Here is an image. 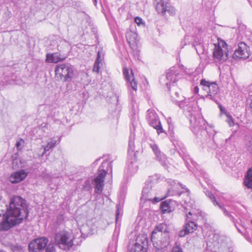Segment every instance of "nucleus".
Masks as SVG:
<instances>
[{
  "label": "nucleus",
  "instance_id": "3",
  "mask_svg": "<svg viewBox=\"0 0 252 252\" xmlns=\"http://www.w3.org/2000/svg\"><path fill=\"white\" fill-rule=\"evenodd\" d=\"M110 170L111 173L112 171V163L108 161H104L101 164V166L98 170V175L94 179L95 192L97 194L100 193L103 190L104 187V178L107 173Z\"/></svg>",
  "mask_w": 252,
  "mask_h": 252
},
{
  "label": "nucleus",
  "instance_id": "36",
  "mask_svg": "<svg viewBox=\"0 0 252 252\" xmlns=\"http://www.w3.org/2000/svg\"><path fill=\"white\" fill-rule=\"evenodd\" d=\"M172 252H183L182 249L177 245H176L172 249Z\"/></svg>",
  "mask_w": 252,
  "mask_h": 252
},
{
  "label": "nucleus",
  "instance_id": "21",
  "mask_svg": "<svg viewBox=\"0 0 252 252\" xmlns=\"http://www.w3.org/2000/svg\"><path fill=\"white\" fill-rule=\"evenodd\" d=\"M126 36L127 41L131 47H134L137 45L138 40L137 39V34L136 32L131 31H127Z\"/></svg>",
  "mask_w": 252,
  "mask_h": 252
},
{
  "label": "nucleus",
  "instance_id": "11",
  "mask_svg": "<svg viewBox=\"0 0 252 252\" xmlns=\"http://www.w3.org/2000/svg\"><path fill=\"white\" fill-rule=\"evenodd\" d=\"M157 1L156 10L157 12L162 15H164L166 12L171 15L175 14V8L170 5L168 0H155Z\"/></svg>",
  "mask_w": 252,
  "mask_h": 252
},
{
  "label": "nucleus",
  "instance_id": "44",
  "mask_svg": "<svg viewBox=\"0 0 252 252\" xmlns=\"http://www.w3.org/2000/svg\"><path fill=\"white\" fill-rule=\"evenodd\" d=\"M167 122L168 123V124L169 125V126L170 125V124L171 123V119L170 118H169L168 120H167Z\"/></svg>",
  "mask_w": 252,
  "mask_h": 252
},
{
  "label": "nucleus",
  "instance_id": "51",
  "mask_svg": "<svg viewBox=\"0 0 252 252\" xmlns=\"http://www.w3.org/2000/svg\"><path fill=\"white\" fill-rule=\"evenodd\" d=\"M244 229H245V231H246L247 229L246 228L244 227Z\"/></svg>",
  "mask_w": 252,
  "mask_h": 252
},
{
  "label": "nucleus",
  "instance_id": "16",
  "mask_svg": "<svg viewBox=\"0 0 252 252\" xmlns=\"http://www.w3.org/2000/svg\"><path fill=\"white\" fill-rule=\"evenodd\" d=\"M123 74L127 82L128 87L129 88L130 87L133 91L136 92L137 89V82L134 78L132 71L131 70L130 74H129L128 70L126 68H124Z\"/></svg>",
  "mask_w": 252,
  "mask_h": 252
},
{
  "label": "nucleus",
  "instance_id": "1",
  "mask_svg": "<svg viewBox=\"0 0 252 252\" xmlns=\"http://www.w3.org/2000/svg\"><path fill=\"white\" fill-rule=\"evenodd\" d=\"M6 210L4 213L0 207V217L2 215L3 216V220L0 223V231H7L21 223L28 216L26 201L20 196L12 197L9 206L6 205Z\"/></svg>",
  "mask_w": 252,
  "mask_h": 252
},
{
  "label": "nucleus",
  "instance_id": "47",
  "mask_svg": "<svg viewBox=\"0 0 252 252\" xmlns=\"http://www.w3.org/2000/svg\"><path fill=\"white\" fill-rule=\"evenodd\" d=\"M220 111H222L223 109H222V107L221 106H220Z\"/></svg>",
  "mask_w": 252,
  "mask_h": 252
},
{
  "label": "nucleus",
  "instance_id": "29",
  "mask_svg": "<svg viewBox=\"0 0 252 252\" xmlns=\"http://www.w3.org/2000/svg\"><path fill=\"white\" fill-rule=\"evenodd\" d=\"M205 194L208 197L210 198V199L212 201L214 205H217L220 208H221V205H220V203L217 201L215 197L210 191L208 190L206 191L205 192Z\"/></svg>",
  "mask_w": 252,
  "mask_h": 252
},
{
  "label": "nucleus",
  "instance_id": "46",
  "mask_svg": "<svg viewBox=\"0 0 252 252\" xmlns=\"http://www.w3.org/2000/svg\"><path fill=\"white\" fill-rule=\"evenodd\" d=\"M201 174H202V175H203V176H205V173L204 171H202V172H201Z\"/></svg>",
  "mask_w": 252,
  "mask_h": 252
},
{
  "label": "nucleus",
  "instance_id": "38",
  "mask_svg": "<svg viewBox=\"0 0 252 252\" xmlns=\"http://www.w3.org/2000/svg\"><path fill=\"white\" fill-rule=\"evenodd\" d=\"M248 104L249 105L251 110L252 112V95L250 96L247 100Z\"/></svg>",
  "mask_w": 252,
  "mask_h": 252
},
{
  "label": "nucleus",
  "instance_id": "14",
  "mask_svg": "<svg viewBox=\"0 0 252 252\" xmlns=\"http://www.w3.org/2000/svg\"><path fill=\"white\" fill-rule=\"evenodd\" d=\"M250 48L245 43L242 42L235 50L232 57L234 59H246L250 56Z\"/></svg>",
  "mask_w": 252,
  "mask_h": 252
},
{
  "label": "nucleus",
  "instance_id": "17",
  "mask_svg": "<svg viewBox=\"0 0 252 252\" xmlns=\"http://www.w3.org/2000/svg\"><path fill=\"white\" fill-rule=\"evenodd\" d=\"M197 228V225L192 220H187V223L183 230L179 232L180 237H184L185 235L193 232Z\"/></svg>",
  "mask_w": 252,
  "mask_h": 252
},
{
  "label": "nucleus",
  "instance_id": "7",
  "mask_svg": "<svg viewBox=\"0 0 252 252\" xmlns=\"http://www.w3.org/2000/svg\"><path fill=\"white\" fill-rule=\"evenodd\" d=\"M55 241L63 250L69 249L73 245L72 240H69L68 233L66 231H61L56 234Z\"/></svg>",
  "mask_w": 252,
  "mask_h": 252
},
{
  "label": "nucleus",
  "instance_id": "41",
  "mask_svg": "<svg viewBox=\"0 0 252 252\" xmlns=\"http://www.w3.org/2000/svg\"><path fill=\"white\" fill-rule=\"evenodd\" d=\"M202 48L201 45L200 44H199L197 45V47H196L195 50L198 54H199L200 52H201L202 51L201 50V48Z\"/></svg>",
  "mask_w": 252,
  "mask_h": 252
},
{
  "label": "nucleus",
  "instance_id": "6",
  "mask_svg": "<svg viewBox=\"0 0 252 252\" xmlns=\"http://www.w3.org/2000/svg\"><path fill=\"white\" fill-rule=\"evenodd\" d=\"M229 50L226 42L222 40H219L218 45H215L213 52V56L217 61L224 62L228 58Z\"/></svg>",
  "mask_w": 252,
  "mask_h": 252
},
{
  "label": "nucleus",
  "instance_id": "13",
  "mask_svg": "<svg viewBox=\"0 0 252 252\" xmlns=\"http://www.w3.org/2000/svg\"><path fill=\"white\" fill-rule=\"evenodd\" d=\"M171 97L173 101L177 103L179 107L183 108L185 111L190 112V107L192 109V107L195 104V102L194 100H190L189 99L188 100H183L180 99L179 94L178 92H175L173 94L171 95Z\"/></svg>",
  "mask_w": 252,
  "mask_h": 252
},
{
  "label": "nucleus",
  "instance_id": "20",
  "mask_svg": "<svg viewBox=\"0 0 252 252\" xmlns=\"http://www.w3.org/2000/svg\"><path fill=\"white\" fill-rule=\"evenodd\" d=\"M150 147L154 152L157 159L160 162L161 164L163 166H166V159L165 155L161 153L159 150L158 146L155 144H151Z\"/></svg>",
  "mask_w": 252,
  "mask_h": 252
},
{
  "label": "nucleus",
  "instance_id": "33",
  "mask_svg": "<svg viewBox=\"0 0 252 252\" xmlns=\"http://www.w3.org/2000/svg\"><path fill=\"white\" fill-rule=\"evenodd\" d=\"M220 208L221 209V210H222L225 216H226L228 217H229L231 219V220H233L234 218L230 215V214L228 212V211L227 210H226L222 206H221V208Z\"/></svg>",
  "mask_w": 252,
  "mask_h": 252
},
{
  "label": "nucleus",
  "instance_id": "5",
  "mask_svg": "<svg viewBox=\"0 0 252 252\" xmlns=\"http://www.w3.org/2000/svg\"><path fill=\"white\" fill-rule=\"evenodd\" d=\"M156 195V190L152 185V181H147L143 189L141 199L143 201H151L153 203H158L165 197H158Z\"/></svg>",
  "mask_w": 252,
  "mask_h": 252
},
{
  "label": "nucleus",
  "instance_id": "18",
  "mask_svg": "<svg viewBox=\"0 0 252 252\" xmlns=\"http://www.w3.org/2000/svg\"><path fill=\"white\" fill-rule=\"evenodd\" d=\"M28 173L21 169L12 174L9 177V181L12 184H16L23 181L27 176Z\"/></svg>",
  "mask_w": 252,
  "mask_h": 252
},
{
  "label": "nucleus",
  "instance_id": "22",
  "mask_svg": "<svg viewBox=\"0 0 252 252\" xmlns=\"http://www.w3.org/2000/svg\"><path fill=\"white\" fill-rule=\"evenodd\" d=\"M65 60V58H61L60 55L58 53L53 54H47L46 55V61L50 63H58L60 62L63 61Z\"/></svg>",
  "mask_w": 252,
  "mask_h": 252
},
{
  "label": "nucleus",
  "instance_id": "9",
  "mask_svg": "<svg viewBox=\"0 0 252 252\" xmlns=\"http://www.w3.org/2000/svg\"><path fill=\"white\" fill-rule=\"evenodd\" d=\"M194 106L192 109L190 107V111L189 112L190 113V123L191 127L194 128V130H203L205 128V121L201 117L200 115L195 116L193 114Z\"/></svg>",
  "mask_w": 252,
  "mask_h": 252
},
{
  "label": "nucleus",
  "instance_id": "26",
  "mask_svg": "<svg viewBox=\"0 0 252 252\" xmlns=\"http://www.w3.org/2000/svg\"><path fill=\"white\" fill-rule=\"evenodd\" d=\"M244 184L247 188L252 189V168H250L248 170Z\"/></svg>",
  "mask_w": 252,
  "mask_h": 252
},
{
  "label": "nucleus",
  "instance_id": "48",
  "mask_svg": "<svg viewBox=\"0 0 252 252\" xmlns=\"http://www.w3.org/2000/svg\"><path fill=\"white\" fill-rule=\"evenodd\" d=\"M0 252H5L4 251L0 249Z\"/></svg>",
  "mask_w": 252,
  "mask_h": 252
},
{
  "label": "nucleus",
  "instance_id": "12",
  "mask_svg": "<svg viewBox=\"0 0 252 252\" xmlns=\"http://www.w3.org/2000/svg\"><path fill=\"white\" fill-rule=\"evenodd\" d=\"M48 240L45 237H40L31 241L29 244V250L31 252H41L45 249Z\"/></svg>",
  "mask_w": 252,
  "mask_h": 252
},
{
  "label": "nucleus",
  "instance_id": "27",
  "mask_svg": "<svg viewBox=\"0 0 252 252\" xmlns=\"http://www.w3.org/2000/svg\"><path fill=\"white\" fill-rule=\"evenodd\" d=\"M134 135L130 134L129 137L128 146V153L129 154L134 151Z\"/></svg>",
  "mask_w": 252,
  "mask_h": 252
},
{
  "label": "nucleus",
  "instance_id": "8",
  "mask_svg": "<svg viewBox=\"0 0 252 252\" xmlns=\"http://www.w3.org/2000/svg\"><path fill=\"white\" fill-rule=\"evenodd\" d=\"M200 85L203 87V89L205 91H208V94L206 97L215 100V95L219 92L218 84L215 82H210L203 79L201 80Z\"/></svg>",
  "mask_w": 252,
  "mask_h": 252
},
{
  "label": "nucleus",
  "instance_id": "19",
  "mask_svg": "<svg viewBox=\"0 0 252 252\" xmlns=\"http://www.w3.org/2000/svg\"><path fill=\"white\" fill-rule=\"evenodd\" d=\"M179 74L175 67H172L166 72V79L167 81L165 83L166 85L169 88L171 83H175L177 80V77Z\"/></svg>",
  "mask_w": 252,
  "mask_h": 252
},
{
  "label": "nucleus",
  "instance_id": "39",
  "mask_svg": "<svg viewBox=\"0 0 252 252\" xmlns=\"http://www.w3.org/2000/svg\"><path fill=\"white\" fill-rule=\"evenodd\" d=\"M135 22L138 25H140V24L142 23V19L138 17H137L135 18Z\"/></svg>",
  "mask_w": 252,
  "mask_h": 252
},
{
  "label": "nucleus",
  "instance_id": "37",
  "mask_svg": "<svg viewBox=\"0 0 252 252\" xmlns=\"http://www.w3.org/2000/svg\"><path fill=\"white\" fill-rule=\"evenodd\" d=\"M168 196H173L178 194L177 191H175L173 190V189H170L168 190L167 192Z\"/></svg>",
  "mask_w": 252,
  "mask_h": 252
},
{
  "label": "nucleus",
  "instance_id": "24",
  "mask_svg": "<svg viewBox=\"0 0 252 252\" xmlns=\"http://www.w3.org/2000/svg\"><path fill=\"white\" fill-rule=\"evenodd\" d=\"M56 140L54 138H51L49 141L47 142V144L45 146L42 145L41 149L43 148V152L39 156L42 157L44 154L51 149L54 148L56 144Z\"/></svg>",
  "mask_w": 252,
  "mask_h": 252
},
{
  "label": "nucleus",
  "instance_id": "49",
  "mask_svg": "<svg viewBox=\"0 0 252 252\" xmlns=\"http://www.w3.org/2000/svg\"><path fill=\"white\" fill-rule=\"evenodd\" d=\"M136 55L138 57L139 56L138 53L136 52Z\"/></svg>",
  "mask_w": 252,
  "mask_h": 252
},
{
  "label": "nucleus",
  "instance_id": "50",
  "mask_svg": "<svg viewBox=\"0 0 252 252\" xmlns=\"http://www.w3.org/2000/svg\"><path fill=\"white\" fill-rule=\"evenodd\" d=\"M118 215H119V214H118V213H117V216H118ZM117 219H118V217H116V220H117Z\"/></svg>",
  "mask_w": 252,
  "mask_h": 252
},
{
  "label": "nucleus",
  "instance_id": "4",
  "mask_svg": "<svg viewBox=\"0 0 252 252\" xmlns=\"http://www.w3.org/2000/svg\"><path fill=\"white\" fill-rule=\"evenodd\" d=\"M55 72L56 77L63 82L70 81L74 75L73 66L64 63L57 65Z\"/></svg>",
  "mask_w": 252,
  "mask_h": 252
},
{
  "label": "nucleus",
  "instance_id": "10",
  "mask_svg": "<svg viewBox=\"0 0 252 252\" xmlns=\"http://www.w3.org/2000/svg\"><path fill=\"white\" fill-rule=\"evenodd\" d=\"M147 119L150 126L157 130L158 134L164 131L158 117L154 110L149 109L147 111Z\"/></svg>",
  "mask_w": 252,
  "mask_h": 252
},
{
  "label": "nucleus",
  "instance_id": "28",
  "mask_svg": "<svg viewBox=\"0 0 252 252\" xmlns=\"http://www.w3.org/2000/svg\"><path fill=\"white\" fill-rule=\"evenodd\" d=\"M12 166L15 168H22L24 167V163L20 158H16L13 160Z\"/></svg>",
  "mask_w": 252,
  "mask_h": 252
},
{
  "label": "nucleus",
  "instance_id": "25",
  "mask_svg": "<svg viewBox=\"0 0 252 252\" xmlns=\"http://www.w3.org/2000/svg\"><path fill=\"white\" fill-rule=\"evenodd\" d=\"M198 216H201V212L199 210L195 211L192 210L187 214V220L194 221L198 219Z\"/></svg>",
  "mask_w": 252,
  "mask_h": 252
},
{
  "label": "nucleus",
  "instance_id": "32",
  "mask_svg": "<svg viewBox=\"0 0 252 252\" xmlns=\"http://www.w3.org/2000/svg\"><path fill=\"white\" fill-rule=\"evenodd\" d=\"M101 62L95 61L94 63L93 71L96 73H98L99 71L100 65L99 64Z\"/></svg>",
  "mask_w": 252,
  "mask_h": 252
},
{
  "label": "nucleus",
  "instance_id": "35",
  "mask_svg": "<svg viewBox=\"0 0 252 252\" xmlns=\"http://www.w3.org/2000/svg\"><path fill=\"white\" fill-rule=\"evenodd\" d=\"M226 116L227 117V119L226 121L228 123V125H229L230 126H233L234 125V121H233L232 118L228 114H227Z\"/></svg>",
  "mask_w": 252,
  "mask_h": 252
},
{
  "label": "nucleus",
  "instance_id": "15",
  "mask_svg": "<svg viewBox=\"0 0 252 252\" xmlns=\"http://www.w3.org/2000/svg\"><path fill=\"white\" fill-rule=\"evenodd\" d=\"M148 240L145 236L137 238L136 242L129 249V252H147Z\"/></svg>",
  "mask_w": 252,
  "mask_h": 252
},
{
  "label": "nucleus",
  "instance_id": "2",
  "mask_svg": "<svg viewBox=\"0 0 252 252\" xmlns=\"http://www.w3.org/2000/svg\"><path fill=\"white\" fill-rule=\"evenodd\" d=\"M153 245L158 249L166 248L169 244L168 228L165 223L157 225L151 235Z\"/></svg>",
  "mask_w": 252,
  "mask_h": 252
},
{
  "label": "nucleus",
  "instance_id": "42",
  "mask_svg": "<svg viewBox=\"0 0 252 252\" xmlns=\"http://www.w3.org/2000/svg\"><path fill=\"white\" fill-rule=\"evenodd\" d=\"M199 92V88L197 86H196L194 88V92L195 94H197Z\"/></svg>",
  "mask_w": 252,
  "mask_h": 252
},
{
  "label": "nucleus",
  "instance_id": "23",
  "mask_svg": "<svg viewBox=\"0 0 252 252\" xmlns=\"http://www.w3.org/2000/svg\"><path fill=\"white\" fill-rule=\"evenodd\" d=\"M172 203L173 201L171 200H167L161 202L160 204V208L163 213L171 212L172 211Z\"/></svg>",
  "mask_w": 252,
  "mask_h": 252
},
{
  "label": "nucleus",
  "instance_id": "45",
  "mask_svg": "<svg viewBox=\"0 0 252 252\" xmlns=\"http://www.w3.org/2000/svg\"><path fill=\"white\" fill-rule=\"evenodd\" d=\"M94 3V5H96L97 3V0H93Z\"/></svg>",
  "mask_w": 252,
  "mask_h": 252
},
{
  "label": "nucleus",
  "instance_id": "43",
  "mask_svg": "<svg viewBox=\"0 0 252 252\" xmlns=\"http://www.w3.org/2000/svg\"><path fill=\"white\" fill-rule=\"evenodd\" d=\"M235 226L237 228V230L240 233H241L242 234H243V232L242 230H241L239 228H238L237 225L235 224Z\"/></svg>",
  "mask_w": 252,
  "mask_h": 252
},
{
  "label": "nucleus",
  "instance_id": "31",
  "mask_svg": "<svg viewBox=\"0 0 252 252\" xmlns=\"http://www.w3.org/2000/svg\"><path fill=\"white\" fill-rule=\"evenodd\" d=\"M45 249L46 252H55V245L53 243H47Z\"/></svg>",
  "mask_w": 252,
  "mask_h": 252
},
{
  "label": "nucleus",
  "instance_id": "40",
  "mask_svg": "<svg viewBox=\"0 0 252 252\" xmlns=\"http://www.w3.org/2000/svg\"><path fill=\"white\" fill-rule=\"evenodd\" d=\"M95 61L100 62H102V60L101 59V53L100 51H98L97 52V57Z\"/></svg>",
  "mask_w": 252,
  "mask_h": 252
},
{
  "label": "nucleus",
  "instance_id": "52",
  "mask_svg": "<svg viewBox=\"0 0 252 252\" xmlns=\"http://www.w3.org/2000/svg\"><path fill=\"white\" fill-rule=\"evenodd\" d=\"M251 223L252 224V220H251Z\"/></svg>",
  "mask_w": 252,
  "mask_h": 252
},
{
  "label": "nucleus",
  "instance_id": "30",
  "mask_svg": "<svg viewBox=\"0 0 252 252\" xmlns=\"http://www.w3.org/2000/svg\"><path fill=\"white\" fill-rule=\"evenodd\" d=\"M25 145V141L24 139L21 138L19 140L17 141L16 143L15 146L18 151L22 150Z\"/></svg>",
  "mask_w": 252,
  "mask_h": 252
},
{
  "label": "nucleus",
  "instance_id": "34",
  "mask_svg": "<svg viewBox=\"0 0 252 252\" xmlns=\"http://www.w3.org/2000/svg\"><path fill=\"white\" fill-rule=\"evenodd\" d=\"M214 245L215 247H217L219 249L220 252H224V251H223L225 245L224 243H222L220 245H219V244H214Z\"/></svg>",
  "mask_w": 252,
  "mask_h": 252
}]
</instances>
